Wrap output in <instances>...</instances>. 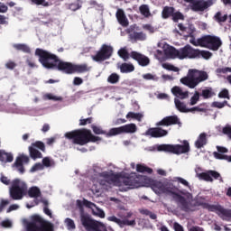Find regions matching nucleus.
Wrapping results in <instances>:
<instances>
[{
	"mask_svg": "<svg viewBox=\"0 0 231 231\" xmlns=\"http://www.w3.org/2000/svg\"><path fill=\"white\" fill-rule=\"evenodd\" d=\"M65 223L67 225L68 230H75V228H77V226H75V221H73V219L69 217L65 219Z\"/></svg>",
	"mask_w": 231,
	"mask_h": 231,
	"instance_id": "50",
	"label": "nucleus"
},
{
	"mask_svg": "<svg viewBox=\"0 0 231 231\" xmlns=\"http://www.w3.org/2000/svg\"><path fill=\"white\" fill-rule=\"evenodd\" d=\"M121 73H133L134 71V65L131 63H123L120 66Z\"/></svg>",
	"mask_w": 231,
	"mask_h": 231,
	"instance_id": "35",
	"label": "nucleus"
},
{
	"mask_svg": "<svg viewBox=\"0 0 231 231\" xmlns=\"http://www.w3.org/2000/svg\"><path fill=\"white\" fill-rule=\"evenodd\" d=\"M159 152H170L171 154H187L190 152V144L189 141L184 140L182 144H159L157 146Z\"/></svg>",
	"mask_w": 231,
	"mask_h": 231,
	"instance_id": "8",
	"label": "nucleus"
},
{
	"mask_svg": "<svg viewBox=\"0 0 231 231\" xmlns=\"http://www.w3.org/2000/svg\"><path fill=\"white\" fill-rule=\"evenodd\" d=\"M65 138L71 140L74 145H87V143H95L96 142L102 141L101 137L94 135L91 130L86 128L67 132Z\"/></svg>",
	"mask_w": 231,
	"mask_h": 231,
	"instance_id": "4",
	"label": "nucleus"
},
{
	"mask_svg": "<svg viewBox=\"0 0 231 231\" xmlns=\"http://www.w3.org/2000/svg\"><path fill=\"white\" fill-rule=\"evenodd\" d=\"M35 56L39 57V62L46 69H58L67 75H73V73H88L91 70L87 63L73 64L71 62L63 61L59 59V56L43 49L37 48L35 50Z\"/></svg>",
	"mask_w": 231,
	"mask_h": 231,
	"instance_id": "1",
	"label": "nucleus"
},
{
	"mask_svg": "<svg viewBox=\"0 0 231 231\" xmlns=\"http://www.w3.org/2000/svg\"><path fill=\"white\" fill-rule=\"evenodd\" d=\"M88 124H93V117L79 119V125H88Z\"/></svg>",
	"mask_w": 231,
	"mask_h": 231,
	"instance_id": "55",
	"label": "nucleus"
},
{
	"mask_svg": "<svg viewBox=\"0 0 231 231\" xmlns=\"http://www.w3.org/2000/svg\"><path fill=\"white\" fill-rule=\"evenodd\" d=\"M216 72L218 75H225L226 73H231V68L230 67L218 68L217 69Z\"/></svg>",
	"mask_w": 231,
	"mask_h": 231,
	"instance_id": "52",
	"label": "nucleus"
},
{
	"mask_svg": "<svg viewBox=\"0 0 231 231\" xmlns=\"http://www.w3.org/2000/svg\"><path fill=\"white\" fill-rule=\"evenodd\" d=\"M91 129L94 134H105L106 138H111V136H114V135H109V131L106 132L105 130L102 129V127L97 126L95 125H91Z\"/></svg>",
	"mask_w": 231,
	"mask_h": 231,
	"instance_id": "34",
	"label": "nucleus"
},
{
	"mask_svg": "<svg viewBox=\"0 0 231 231\" xmlns=\"http://www.w3.org/2000/svg\"><path fill=\"white\" fill-rule=\"evenodd\" d=\"M202 207L209 212H216L223 221H231V209H226L221 205H210L208 203H202Z\"/></svg>",
	"mask_w": 231,
	"mask_h": 231,
	"instance_id": "10",
	"label": "nucleus"
},
{
	"mask_svg": "<svg viewBox=\"0 0 231 231\" xmlns=\"http://www.w3.org/2000/svg\"><path fill=\"white\" fill-rule=\"evenodd\" d=\"M175 181H178L179 183H181V185H184V187L190 189V184H189V181L181 177H176Z\"/></svg>",
	"mask_w": 231,
	"mask_h": 231,
	"instance_id": "56",
	"label": "nucleus"
},
{
	"mask_svg": "<svg viewBox=\"0 0 231 231\" xmlns=\"http://www.w3.org/2000/svg\"><path fill=\"white\" fill-rule=\"evenodd\" d=\"M196 51L197 49H194L189 44H187L180 50L170 46L165 49L164 53L170 57V59H180V60H183V59H196Z\"/></svg>",
	"mask_w": 231,
	"mask_h": 231,
	"instance_id": "6",
	"label": "nucleus"
},
{
	"mask_svg": "<svg viewBox=\"0 0 231 231\" xmlns=\"http://www.w3.org/2000/svg\"><path fill=\"white\" fill-rule=\"evenodd\" d=\"M26 64L29 66V68H39L37 63H35V61L32 59L26 60Z\"/></svg>",
	"mask_w": 231,
	"mask_h": 231,
	"instance_id": "63",
	"label": "nucleus"
},
{
	"mask_svg": "<svg viewBox=\"0 0 231 231\" xmlns=\"http://www.w3.org/2000/svg\"><path fill=\"white\" fill-rule=\"evenodd\" d=\"M138 131V126L134 123L127 124L119 127L111 128L108 136H117V134H134Z\"/></svg>",
	"mask_w": 231,
	"mask_h": 231,
	"instance_id": "12",
	"label": "nucleus"
},
{
	"mask_svg": "<svg viewBox=\"0 0 231 231\" xmlns=\"http://www.w3.org/2000/svg\"><path fill=\"white\" fill-rule=\"evenodd\" d=\"M117 54L123 60L127 61L129 60L131 54H129V51H127V47L121 48L118 51Z\"/></svg>",
	"mask_w": 231,
	"mask_h": 231,
	"instance_id": "37",
	"label": "nucleus"
},
{
	"mask_svg": "<svg viewBox=\"0 0 231 231\" xmlns=\"http://www.w3.org/2000/svg\"><path fill=\"white\" fill-rule=\"evenodd\" d=\"M218 98H230L228 89L224 88L218 93Z\"/></svg>",
	"mask_w": 231,
	"mask_h": 231,
	"instance_id": "58",
	"label": "nucleus"
},
{
	"mask_svg": "<svg viewBox=\"0 0 231 231\" xmlns=\"http://www.w3.org/2000/svg\"><path fill=\"white\" fill-rule=\"evenodd\" d=\"M126 118H134V120H137L138 122H142V118H143V115H142L140 113L129 112L126 115Z\"/></svg>",
	"mask_w": 231,
	"mask_h": 231,
	"instance_id": "43",
	"label": "nucleus"
},
{
	"mask_svg": "<svg viewBox=\"0 0 231 231\" xmlns=\"http://www.w3.org/2000/svg\"><path fill=\"white\" fill-rule=\"evenodd\" d=\"M199 178L200 180H204V181H209V183H212L214 180H218L220 183H223V177L221 176V173L214 170H209L206 172L199 173Z\"/></svg>",
	"mask_w": 231,
	"mask_h": 231,
	"instance_id": "15",
	"label": "nucleus"
},
{
	"mask_svg": "<svg viewBox=\"0 0 231 231\" xmlns=\"http://www.w3.org/2000/svg\"><path fill=\"white\" fill-rule=\"evenodd\" d=\"M29 153H30V157L32 160L42 158V153L39 152V150L35 149L33 146L29 147Z\"/></svg>",
	"mask_w": 231,
	"mask_h": 231,
	"instance_id": "36",
	"label": "nucleus"
},
{
	"mask_svg": "<svg viewBox=\"0 0 231 231\" xmlns=\"http://www.w3.org/2000/svg\"><path fill=\"white\" fill-rule=\"evenodd\" d=\"M128 37L130 41L136 42L137 41H145L147 39V34L143 32H138V26L136 24L131 25L127 30Z\"/></svg>",
	"mask_w": 231,
	"mask_h": 231,
	"instance_id": "14",
	"label": "nucleus"
},
{
	"mask_svg": "<svg viewBox=\"0 0 231 231\" xmlns=\"http://www.w3.org/2000/svg\"><path fill=\"white\" fill-rule=\"evenodd\" d=\"M222 44L223 42H221V39L217 36H202V48H208V50H211L212 51H217Z\"/></svg>",
	"mask_w": 231,
	"mask_h": 231,
	"instance_id": "11",
	"label": "nucleus"
},
{
	"mask_svg": "<svg viewBox=\"0 0 231 231\" xmlns=\"http://www.w3.org/2000/svg\"><path fill=\"white\" fill-rule=\"evenodd\" d=\"M140 214H143V216H149L150 219H157L158 218V216L156 214L152 213V211H151L149 209H141Z\"/></svg>",
	"mask_w": 231,
	"mask_h": 231,
	"instance_id": "45",
	"label": "nucleus"
},
{
	"mask_svg": "<svg viewBox=\"0 0 231 231\" xmlns=\"http://www.w3.org/2000/svg\"><path fill=\"white\" fill-rule=\"evenodd\" d=\"M214 5V0H207V1H194L193 5H191L190 9L193 12H205L207 8H210Z\"/></svg>",
	"mask_w": 231,
	"mask_h": 231,
	"instance_id": "16",
	"label": "nucleus"
},
{
	"mask_svg": "<svg viewBox=\"0 0 231 231\" xmlns=\"http://www.w3.org/2000/svg\"><path fill=\"white\" fill-rule=\"evenodd\" d=\"M5 68L7 69H14V68H17V63H15V61L9 60L5 63Z\"/></svg>",
	"mask_w": 231,
	"mask_h": 231,
	"instance_id": "61",
	"label": "nucleus"
},
{
	"mask_svg": "<svg viewBox=\"0 0 231 231\" xmlns=\"http://www.w3.org/2000/svg\"><path fill=\"white\" fill-rule=\"evenodd\" d=\"M153 186L156 187L162 194L171 196L172 199L177 203L182 212H194V205H192V202L187 199L183 195L177 193L180 189L174 186L173 183L167 182L163 184L162 181H155Z\"/></svg>",
	"mask_w": 231,
	"mask_h": 231,
	"instance_id": "2",
	"label": "nucleus"
},
{
	"mask_svg": "<svg viewBox=\"0 0 231 231\" xmlns=\"http://www.w3.org/2000/svg\"><path fill=\"white\" fill-rule=\"evenodd\" d=\"M109 221H113L114 223H116L117 225H125L127 226H134V225H136L135 220H128V219L122 220V219L116 217V216L109 217Z\"/></svg>",
	"mask_w": 231,
	"mask_h": 231,
	"instance_id": "25",
	"label": "nucleus"
},
{
	"mask_svg": "<svg viewBox=\"0 0 231 231\" xmlns=\"http://www.w3.org/2000/svg\"><path fill=\"white\" fill-rule=\"evenodd\" d=\"M206 143H207V134L202 133L199 134L197 141L195 142V147H197V149H201L202 147H205Z\"/></svg>",
	"mask_w": 231,
	"mask_h": 231,
	"instance_id": "29",
	"label": "nucleus"
},
{
	"mask_svg": "<svg viewBox=\"0 0 231 231\" xmlns=\"http://www.w3.org/2000/svg\"><path fill=\"white\" fill-rule=\"evenodd\" d=\"M188 37H190V40H189L190 44H192L193 46H200V48H202L203 36L201 38L197 39V41H196V37H194V34H192V36H188Z\"/></svg>",
	"mask_w": 231,
	"mask_h": 231,
	"instance_id": "41",
	"label": "nucleus"
},
{
	"mask_svg": "<svg viewBox=\"0 0 231 231\" xmlns=\"http://www.w3.org/2000/svg\"><path fill=\"white\" fill-rule=\"evenodd\" d=\"M208 80V73L205 70H199L196 69H189L188 75L180 79V83L189 89H194L201 82Z\"/></svg>",
	"mask_w": 231,
	"mask_h": 231,
	"instance_id": "5",
	"label": "nucleus"
},
{
	"mask_svg": "<svg viewBox=\"0 0 231 231\" xmlns=\"http://www.w3.org/2000/svg\"><path fill=\"white\" fill-rule=\"evenodd\" d=\"M200 97H202L204 100H208V98L216 97V92H214V88H212L211 87H206L202 89Z\"/></svg>",
	"mask_w": 231,
	"mask_h": 231,
	"instance_id": "27",
	"label": "nucleus"
},
{
	"mask_svg": "<svg viewBox=\"0 0 231 231\" xmlns=\"http://www.w3.org/2000/svg\"><path fill=\"white\" fill-rule=\"evenodd\" d=\"M136 171H137V172L152 174V169L147 167L145 164H137Z\"/></svg>",
	"mask_w": 231,
	"mask_h": 231,
	"instance_id": "39",
	"label": "nucleus"
},
{
	"mask_svg": "<svg viewBox=\"0 0 231 231\" xmlns=\"http://www.w3.org/2000/svg\"><path fill=\"white\" fill-rule=\"evenodd\" d=\"M213 19L214 21H216V23L221 24V23H226V21L228 20V14H223L221 11H218L215 14Z\"/></svg>",
	"mask_w": 231,
	"mask_h": 231,
	"instance_id": "30",
	"label": "nucleus"
},
{
	"mask_svg": "<svg viewBox=\"0 0 231 231\" xmlns=\"http://www.w3.org/2000/svg\"><path fill=\"white\" fill-rule=\"evenodd\" d=\"M143 79H144V80H158V77L151 73L143 75Z\"/></svg>",
	"mask_w": 231,
	"mask_h": 231,
	"instance_id": "60",
	"label": "nucleus"
},
{
	"mask_svg": "<svg viewBox=\"0 0 231 231\" xmlns=\"http://www.w3.org/2000/svg\"><path fill=\"white\" fill-rule=\"evenodd\" d=\"M167 134H169V132L162 127L149 128L145 132V135L152 136V138H163V136H167Z\"/></svg>",
	"mask_w": 231,
	"mask_h": 231,
	"instance_id": "20",
	"label": "nucleus"
},
{
	"mask_svg": "<svg viewBox=\"0 0 231 231\" xmlns=\"http://www.w3.org/2000/svg\"><path fill=\"white\" fill-rule=\"evenodd\" d=\"M99 176L100 178H105L106 180L108 186L115 183H120V175L118 174H109V172L104 171L100 173Z\"/></svg>",
	"mask_w": 231,
	"mask_h": 231,
	"instance_id": "22",
	"label": "nucleus"
},
{
	"mask_svg": "<svg viewBox=\"0 0 231 231\" xmlns=\"http://www.w3.org/2000/svg\"><path fill=\"white\" fill-rule=\"evenodd\" d=\"M195 111H198L199 113H205L207 109L201 108L199 106H194L191 108H188V113H194Z\"/></svg>",
	"mask_w": 231,
	"mask_h": 231,
	"instance_id": "59",
	"label": "nucleus"
},
{
	"mask_svg": "<svg viewBox=\"0 0 231 231\" xmlns=\"http://www.w3.org/2000/svg\"><path fill=\"white\" fill-rule=\"evenodd\" d=\"M1 25L8 26V17L0 14V28Z\"/></svg>",
	"mask_w": 231,
	"mask_h": 231,
	"instance_id": "62",
	"label": "nucleus"
},
{
	"mask_svg": "<svg viewBox=\"0 0 231 231\" xmlns=\"http://www.w3.org/2000/svg\"><path fill=\"white\" fill-rule=\"evenodd\" d=\"M41 189L37 187H32L29 189L28 190V196L29 198H34V201L36 203V205H39V199H37V198H41Z\"/></svg>",
	"mask_w": 231,
	"mask_h": 231,
	"instance_id": "28",
	"label": "nucleus"
},
{
	"mask_svg": "<svg viewBox=\"0 0 231 231\" xmlns=\"http://www.w3.org/2000/svg\"><path fill=\"white\" fill-rule=\"evenodd\" d=\"M173 228H174L175 231H184L183 230V226L180 225V223H178V222H175L173 224Z\"/></svg>",
	"mask_w": 231,
	"mask_h": 231,
	"instance_id": "64",
	"label": "nucleus"
},
{
	"mask_svg": "<svg viewBox=\"0 0 231 231\" xmlns=\"http://www.w3.org/2000/svg\"><path fill=\"white\" fill-rule=\"evenodd\" d=\"M130 57L134 60H136V62H138L139 66H142L143 68H145V66H149V64H151V60H149V57H147L136 51H131Z\"/></svg>",
	"mask_w": 231,
	"mask_h": 231,
	"instance_id": "17",
	"label": "nucleus"
},
{
	"mask_svg": "<svg viewBox=\"0 0 231 231\" xmlns=\"http://www.w3.org/2000/svg\"><path fill=\"white\" fill-rule=\"evenodd\" d=\"M121 181L123 185L129 187L130 189H138V187H140V181H138V178L136 177H125Z\"/></svg>",
	"mask_w": 231,
	"mask_h": 231,
	"instance_id": "21",
	"label": "nucleus"
},
{
	"mask_svg": "<svg viewBox=\"0 0 231 231\" xmlns=\"http://www.w3.org/2000/svg\"><path fill=\"white\" fill-rule=\"evenodd\" d=\"M171 93L177 98H180V100H185V98H189V91H184L180 87H173L171 88Z\"/></svg>",
	"mask_w": 231,
	"mask_h": 231,
	"instance_id": "24",
	"label": "nucleus"
},
{
	"mask_svg": "<svg viewBox=\"0 0 231 231\" xmlns=\"http://www.w3.org/2000/svg\"><path fill=\"white\" fill-rule=\"evenodd\" d=\"M201 57L202 59H206V60H208V59H210V57H212V52L197 49L195 59H201Z\"/></svg>",
	"mask_w": 231,
	"mask_h": 231,
	"instance_id": "32",
	"label": "nucleus"
},
{
	"mask_svg": "<svg viewBox=\"0 0 231 231\" xmlns=\"http://www.w3.org/2000/svg\"><path fill=\"white\" fill-rule=\"evenodd\" d=\"M23 163H30V157H28V155H19L18 157H16V160L13 164V167H15V169L18 171V172H20V174H24L26 171Z\"/></svg>",
	"mask_w": 231,
	"mask_h": 231,
	"instance_id": "19",
	"label": "nucleus"
},
{
	"mask_svg": "<svg viewBox=\"0 0 231 231\" xmlns=\"http://www.w3.org/2000/svg\"><path fill=\"white\" fill-rule=\"evenodd\" d=\"M27 231H53V224L44 220L39 215L31 217V221L26 225Z\"/></svg>",
	"mask_w": 231,
	"mask_h": 231,
	"instance_id": "7",
	"label": "nucleus"
},
{
	"mask_svg": "<svg viewBox=\"0 0 231 231\" xmlns=\"http://www.w3.org/2000/svg\"><path fill=\"white\" fill-rule=\"evenodd\" d=\"M32 147H36L37 149H40V151H42V152L46 151V145H44V143L41 141H36L35 143H32Z\"/></svg>",
	"mask_w": 231,
	"mask_h": 231,
	"instance_id": "49",
	"label": "nucleus"
},
{
	"mask_svg": "<svg viewBox=\"0 0 231 231\" xmlns=\"http://www.w3.org/2000/svg\"><path fill=\"white\" fill-rule=\"evenodd\" d=\"M162 68H164V69H167L168 71H180V69L178 67H174V65L171 63H163Z\"/></svg>",
	"mask_w": 231,
	"mask_h": 231,
	"instance_id": "51",
	"label": "nucleus"
},
{
	"mask_svg": "<svg viewBox=\"0 0 231 231\" xmlns=\"http://www.w3.org/2000/svg\"><path fill=\"white\" fill-rule=\"evenodd\" d=\"M185 32L188 33L186 37H192V35H194V32H196V28L194 27V25L189 24L188 27H186Z\"/></svg>",
	"mask_w": 231,
	"mask_h": 231,
	"instance_id": "53",
	"label": "nucleus"
},
{
	"mask_svg": "<svg viewBox=\"0 0 231 231\" xmlns=\"http://www.w3.org/2000/svg\"><path fill=\"white\" fill-rule=\"evenodd\" d=\"M213 156L217 160H226V162L228 161V155H225V154L219 153L218 152H213Z\"/></svg>",
	"mask_w": 231,
	"mask_h": 231,
	"instance_id": "54",
	"label": "nucleus"
},
{
	"mask_svg": "<svg viewBox=\"0 0 231 231\" xmlns=\"http://www.w3.org/2000/svg\"><path fill=\"white\" fill-rule=\"evenodd\" d=\"M175 107L180 111V113H189V108H187V105L185 103L180 102V99L175 98L174 99Z\"/></svg>",
	"mask_w": 231,
	"mask_h": 231,
	"instance_id": "33",
	"label": "nucleus"
},
{
	"mask_svg": "<svg viewBox=\"0 0 231 231\" xmlns=\"http://www.w3.org/2000/svg\"><path fill=\"white\" fill-rule=\"evenodd\" d=\"M199 97H200V94L198 91H195L193 97H191L189 100V106H196V104L199 102Z\"/></svg>",
	"mask_w": 231,
	"mask_h": 231,
	"instance_id": "47",
	"label": "nucleus"
},
{
	"mask_svg": "<svg viewBox=\"0 0 231 231\" xmlns=\"http://www.w3.org/2000/svg\"><path fill=\"white\" fill-rule=\"evenodd\" d=\"M174 12H175L174 7L164 6L162 12V19H169V17H172Z\"/></svg>",
	"mask_w": 231,
	"mask_h": 231,
	"instance_id": "31",
	"label": "nucleus"
},
{
	"mask_svg": "<svg viewBox=\"0 0 231 231\" xmlns=\"http://www.w3.org/2000/svg\"><path fill=\"white\" fill-rule=\"evenodd\" d=\"M76 205L80 210L81 225L86 231H107L106 225L93 219L91 216L84 213V207H87V208H93L97 207L95 203L84 199L83 200L78 199Z\"/></svg>",
	"mask_w": 231,
	"mask_h": 231,
	"instance_id": "3",
	"label": "nucleus"
},
{
	"mask_svg": "<svg viewBox=\"0 0 231 231\" xmlns=\"http://www.w3.org/2000/svg\"><path fill=\"white\" fill-rule=\"evenodd\" d=\"M113 51L114 49L111 45L103 44L96 55L92 56V60L95 62H104V60H108L110 57H113Z\"/></svg>",
	"mask_w": 231,
	"mask_h": 231,
	"instance_id": "13",
	"label": "nucleus"
},
{
	"mask_svg": "<svg viewBox=\"0 0 231 231\" xmlns=\"http://www.w3.org/2000/svg\"><path fill=\"white\" fill-rule=\"evenodd\" d=\"M157 127L162 125L165 127H169V125H180L181 126V121H180V117L178 116H169L164 117L160 122L156 123Z\"/></svg>",
	"mask_w": 231,
	"mask_h": 231,
	"instance_id": "18",
	"label": "nucleus"
},
{
	"mask_svg": "<svg viewBox=\"0 0 231 231\" xmlns=\"http://www.w3.org/2000/svg\"><path fill=\"white\" fill-rule=\"evenodd\" d=\"M26 190H28V187L24 182H22L21 180L15 179L13 180L12 185L9 189L10 198L18 201L19 199H23L24 195L26 194Z\"/></svg>",
	"mask_w": 231,
	"mask_h": 231,
	"instance_id": "9",
	"label": "nucleus"
},
{
	"mask_svg": "<svg viewBox=\"0 0 231 231\" xmlns=\"http://www.w3.org/2000/svg\"><path fill=\"white\" fill-rule=\"evenodd\" d=\"M14 49L18 51H23V53H30V47L24 43H16L14 45Z\"/></svg>",
	"mask_w": 231,
	"mask_h": 231,
	"instance_id": "40",
	"label": "nucleus"
},
{
	"mask_svg": "<svg viewBox=\"0 0 231 231\" xmlns=\"http://www.w3.org/2000/svg\"><path fill=\"white\" fill-rule=\"evenodd\" d=\"M44 167L41 162L35 163L32 168H31V172H37V171H42Z\"/></svg>",
	"mask_w": 231,
	"mask_h": 231,
	"instance_id": "57",
	"label": "nucleus"
},
{
	"mask_svg": "<svg viewBox=\"0 0 231 231\" xmlns=\"http://www.w3.org/2000/svg\"><path fill=\"white\" fill-rule=\"evenodd\" d=\"M228 105V101L225 100L224 102H219V101H214L211 104V107H217V109H223L225 106Z\"/></svg>",
	"mask_w": 231,
	"mask_h": 231,
	"instance_id": "46",
	"label": "nucleus"
},
{
	"mask_svg": "<svg viewBox=\"0 0 231 231\" xmlns=\"http://www.w3.org/2000/svg\"><path fill=\"white\" fill-rule=\"evenodd\" d=\"M139 12L143 17L149 18L151 17V10L149 9L148 5H142L139 6Z\"/></svg>",
	"mask_w": 231,
	"mask_h": 231,
	"instance_id": "38",
	"label": "nucleus"
},
{
	"mask_svg": "<svg viewBox=\"0 0 231 231\" xmlns=\"http://www.w3.org/2000/svg\"><path fill=\"white\" fill-rule=\"evenodd\" d=\"M116 17L121 26H129V20H127V16H125V13L122 9H117Z\"/></svg>",
	"mask_w": 231,
	"mask_h": 231,
	"instance_id": "23",
	"label": "nucleus"
},
{
	"mask_svg": "<svg viewBox=\"0 0 231 231\" xmlns=\"http://www.w3.org/2000/svg\"><path fill=\"white\" fill-rule=\"evenodd\" d=\"M172 21L173 23H178V21H183L185 19V16H183V14H181L180 12H173L172 14Z\"/></svg>",
	"mask_w": 231,
	"mask_h": 231,
	"instance_id": "48",
	"label": "nucleus"
},
{
	"mask_svg": "<svg viewBox=\"0 0 231 231\" xmlns=\"http://www.w3.org/2000/svg\"><path fill=\"white\" fill-rule=\"evenodd\" d=\"M0 162L2 163H12L14 162V153L0 150Z\"/></svg>",
	"mask_w": 231,
	"mask_h": 231,
	"instance_id": "26",
	"label": "nucleus"
},
{
	"mask_svg": "<svg viewBox=\"0 0 231 231\" xmlns=\"http://www.w3.org/2000/svg\"><path fill=\"white\" fill-rule=\"evenodd\" d=\"M107 82L109 84H118V82H120V75L112 73L110 76H108Z\"/></svg>",
	"mask_w": 231,
	"mask_h": 231,
	"instance_id": "42",
	"label": "nucleus"
},
{
	"mask_svg": "<svg viewBox=\"0 0 231 231\" xmlns=\"http://www.w3.org/2000/svg\"><path fill=\"white\" fill-rule=\"evenodd\" d=\"M32 5H37V6H44L47 8L48 6H51V3L47 2L46 0H31Z\"/></svg>",
	"mask_w": 231,
	"mask_h": 231,
	"instance_id": "44",
	"label": "nucleus"
}]
</instances>
